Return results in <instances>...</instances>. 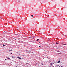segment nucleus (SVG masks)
<instances>
[{"mask_svg":"<svg viewBox=\"0 0 67 67\" xmlns=\"http://www.w3.org/2000/svg\"><path fill=\"white\" fill-rule=\"evenodd\" d=\"M56 44H59L57 42H56Z\"/></svg>","mask_w":67,"mask_h":67,"instance_id":"6","label":"nucleus"},{"mask_svg":"<svg viewBox=\"0 0 67 67\" xmlns=\"http://www.w3.org/2000/svg\"><path fill=\"white\" fill-rule=\"evenodd\" d=\"M17 57V58H19V59H21V58H20V57Z\"/></svg>","mask_w":67,"mask_h":67,"instance_id":"2","label":"nucleus"},{"mask_svg":"<svg viewBox=\"0 0 67 67\" xmlns=\"http://www.w3.org/2000/svg\"><path fill=\"white\" fill-rule=\"evenodd\" d=\"M39 39H37V40H36V41H39Z\"/></svg>","mask_w":67,"mask_h":67,"instance_id":"5","label":"nucleus"},{"mask_svg":"<svg viewBox=\"0 0 67 67\" xmlns=\"http://www.w3.org/2000/svg\"><path fill=\"white\" fill-rule=\"evenodd\" d=\"M63 45H66V44H63Z\"/></svg>","mask_w":67,"mask_h":67,"instance_id":"9","label":"nucleus"},{"mask_svg":"<svg viewBox=\"0 0 67 67\" xmlns=\"http://www.w3.org/2000/svg\"><path fill=\"white\" fill-rule=\"evenodd\" d=\"M52 63H51V65H52Z\"/></svg>","mask_w":67,"mask_h":67,"instance_id":"14","label":"nucleus"},{"mask_svg":"<svg viewBox=\"0 0 67 67\" xmlns=\"http://www.w3.org/2000/svg\"><path fill=\"white\" fill-rule=\"evenodd\" d=\"M7 58V59H10V58H9L7 57V58Z\"/></svg>","mask_w":67,"mask_h":67,"instance_id":"3","label":"nucleus"},{"mask_svg":"<svg viewBox=\"0 0 67 67\" xmlns=\"http://www.w3.org/2000/svg\"><path fill=\"white\" fill-rule=\"evenodd\" d=\"M41 65H43V63H41Z\"/></svg>","mask_w":67,"mask_h":67,"instance_id":"10","label":"nucleus"},{"mask_svg":"<svg viewBox=\"0 0 67 67\" xmlns=\"http://www.w3.org/2000/svg\"><path fill=\"white\" fill-rule=\"evenodd\" d=\"M21 1L22 0H18L17 2H19V3H20V2H21Z\"/></svg>","mask_w":67,"mask_h":67,"instance_id":"1","label":"nucleus"},{"mask_svg":"<svg viewBox=\"0 0 67 67\" xmlns=\"http://www.w3.org/2000/svg\"><path fill=\"white\" fill-rule=\"evenodd\" d=\"M12 58H14V57H12Z\"/></svg>","mask_w":67,"mask_h":67,"instance_id":"11","label":"nucleus"},{"mask_svg":"<svg viewBox=\"0 0 67 67\" xmlns=\"http://www.w3.org/2000/svg\"><path fill=\"white\" fill-rule=\"evenodd\" d=\"M57 52H59V51H57Z\"/></svg>","mask_w":67,"mask_h":67,"instance_id":"16","label":"nucleus"},{"mask_svg":"<svg viewBox=\"0 0 67 67\" xmlns=\"http://www.w3.org/2000/svg\"><path fill=\"white\" fill-rule=\"evenodd\" d=\"M5 59V60H6V59Z\"/></svg>","mask_w":67,"mask_h":67,"instance_id":"19","label":"nucleus"},{"mask_svg":"<svg viewBox=\"0 0 67 67\" xmlns=\"http://www.w3.org/2000/svg\"><path fill=\"white\" fill-rule=\"evenodd\" d=\"M3 46H5V45L4 44H3Z\"/></svg>","mask_w":67,"mask_h":67,"instance_id":"12","label":"nucleus"},{"mask_svg":"<svg viewBox=\"0 0 67 67\" xmlns=\"http://www.w3.org/2000/svg\"><path fill=\"white\" fill-rule=\"evenodd\" d=\"M9 51H10L11 52H12V50H9Z\"/></svg>","mask_w":67,"mask_h":67,"instance_id":"7","label":"nucleus"},{"mask_svg":"<svg viewBox=\"0 0 67 67\" xmlns=\"http://www.w3.org/2000/svg\"><path fill=\"white\" fill-rule=\"evenodd\" d=\"M62 44H63V43H62Z\"/></svg>","mask_w":67,"mask_h":67,"instance_id":"22","label":"nucleus"},{"mask_svg":"<svg viewBox=\"0 0 67 67\" xmlns=\"http://www.w3.org/2000/svg\"><path fill=\"white\" fill-rule=\"evenodd\" d=\"M26 64H28V63H26Z\"/></svg>","mask_w":67,"mask_h":67,"instance_id":"20","label":"nucleus"},{"mask_svg":"<svg viewBox=\"0 0 67 67\" xmlns=\"http://www.w3.org/2000/svg\"><path fill=\"white\" fill-rule=\"evenodd\" d=\"M60 63V61H59L58 62V63Z\"/></svg>","mask_w":67,"mask_h":67,"instance_id":"8","label":"nucleus"},{"mask_svg":"<svg viewBox=\"0 0 67 67\" xmlns=\"http://www.w3.org/2000/svg\"><path fill=\"white\" fill-rule=\"evenodd\" d=\"M43 47V46H39V47Z\"/></svg>","mask_w":67,"mask_h":67,"instance_id":"4","label":"nucleus"},{"mask_svg":"<svg viewBox=\"0 0 67 67\" xmlns=\"http://www.w3.org/2000/svg\"><path fill=\"white\" fill-rule=\"evenodd\" d=\"M32 38V37L31 38V37H30V38Z\"/></svg>","mask_w":67,"mask_h":67,"instance_id":"17","label":"nucleus"},{"mask_svg":"<svg viewBox=\"0 0 67 67\" xmlns=\"http://www.w3.org/2000/svg\"><path fill=\"white\" fill-rule=\"evenodd\" d=\"M10 54H12V53H10Z\"/></svg>","mask_w":67,"mask_h":67,"instance_id":"18","label":"nucleus"},{"mask_svg":"<svg viewBox=\"0 0 67 67\" xmlns=\"http://www.w3.org/2000/svg\"><path fill=\"white\" fill-rule=\"evenodd\" d=\"M57 67H58L59 66V65H57Z\"/></svg>","mask_w":67,"mask_h":67,"instance_id":"13","label":"nucleus"},{"mask_svg":"<svg viewBox=\"0 0 67 67\" xmlns=\"http://www.w3.org/2000/svg\"><path fill=\"white\" fill-rule=\"evenodd\" d=\"M31 16H32V17L33 16V15H31Z\"/></svg>","mask_w":67,"mask_h":67,"instance_id":"15","label":"nucleus"},{"mask_svg":"<svg viewBox=\"0 0 67 67\" xmlns=\"http://www.w3.org/2000/svg\"><path fill=\"white\" fill-rule=\"evenodd\" d=\"M11 63H12V62H11Z\"/></svg>","mask_w":67,"mask_h":67,"instance_id":"21","label":"nucleus"}]
</instances>
